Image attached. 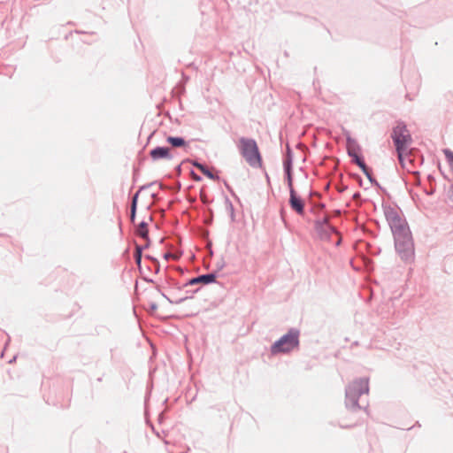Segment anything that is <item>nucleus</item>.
<instances>
[{"mask_svg": "<svg viewBox=\"0 0 453 453\" xmlns=\"http://www.w3.org/2000/svg\"><path fill=\"white\" fill-rule=\"evenodd\" d=\"M358 197H360V194L359 193L354 194V196H353L354 199H357Z\"/></svg>", "mask_w": 453, "mask_h": 453, "instance_id": "b1692460", "label": "nucleus"}, {"mask_svg": "<svg viewBox=\"0 0 453 453\" xmlns=\"http://www.w3.org/2000/svg\"><path fill=\"white\" fill-rule=\"evenodd\" d=\"M142 250H143V247H142L140 245L135 246L134 259L138 265H140L141 262H142Z\"/></svg>", "mask_w": 453, "mask_h": 453, "instance_id": "6ab92c4d", "label": "nucleus"}, {"mask_svg": "<svg viewBox=\"0 0 453 453\" xmlns=\"http://www.w3.org/2000/svg\"><path fill=\"white\" fill-rule=\"evenodd\" d=\"M225 209L227 214L229 215L231 221H234L235 216H234V209L232 202L226 197L224 200Z\"/></svg>", "mask_w": 453, "mask_h": 453, "instance_id": "2eb2a0df", "label": "nucleus"}, {"mask_svg": "<svg viewBox=\"0 0 453 453\" xmlns=\"http://www.w3.org/2000/svg\"><path fill=\"white\" fill-rule=\"evenodd\" d=\"M346 148L348 155L361 150V148L357 142L354 138H352L349 134H347L346 137Z\"/></svg>", "mask_w": 453, "mask_h": 453, "instance_id": "9d476101", "label": "nucleus"}, {"mask_svg": "<svg viewBox=\"0 0 453 453\" xmlns=\"http://www.w3.org/2000/svg\"><path fill=\"white\" fill-rule=\"evenodd\" d=\"M166 141L174 148L183 147L187 143L182 137L168 136Z\"/></svg>", "mask_w": 453, "mask_h": 453, "instance_id": "4468645a", "label": "nucleus"}, {"mask_svg": "<svg viewBox=\"0 0 453 453\" xmlns=\"http://www.w3.org/2000/svg\"><path fill=\"white\" fill-rule=\"evenodd\" d=\"M238 149L242 157L251 167L257 168L261 166V155L254 139L241 137Z\"/></svg>", "mask_w": 453, "mask_h": 453, "instance_id": "20e7f679", "label": "nucleus"}, {"mask_svg": "<svg viewBox=\"0 0 453 453\" xmlns=\"http://www.w3.org/2000/svg\"><path fill=\"white\" fill-rule=\"evenodd\" d=\"M385 217L394 235L396 252L404 262H411L414 244L406 220L401 218L397 210L391 207L385 209Z\"/></svg>", "mask_w": 453, "mask_h": 453, "instance_id": "f257e3e1", "label": "nucleus"}, {"mask_svg": "<svg viewBox=\"0 0 453 453\" xmlns=\"http://www.w3.org/2000/svg\"><path fill=\"white\" fill-rule=\"evenodd\" d=\"M16 359V357H13V358L10 361V363H12V361H14Z\"/></svg>", "mask_w": 453, "mask_h": 453, "instance_id": "cd10ccee", "label": "nucleus"}, {"mask_svg": "<svg viewBox=\"0 0 453 453\" xmlns=\"http://www.w3.org/2000/svg\"><path fill=\"white\" fill-rule=\"evenodd\" d=\"M292 164H293L292 150L289 148V146H287V151H286L285 158H284V161H283L284 170L292 169Z\"/></svg>", "mask_w": 453, "mask_h": 453, "instance_id": "ddd939ff", "label": "nucleus"}, {"mask_svg": "<svg viewBox=\"0 0 453 453\" xmlns=\"http://www.w3.org/2000/svg\"><path fill=\"white\" fill-rule=\"evenodd\" d=\"M362 172L367 177V179L372 184L378 185L377 180L372 176L371 170L368 168L367 165L365 167V170H362Z\"/></svg>", "mask_w": 453, "mask_h": 453, "instance_id": "aec40b11", "label": "nucleus"}, {"mask_svg": "<svg viewBox=\"0 0 453 453\" xmlns=\"http://www.w3.org/2000/svg\"><path fill=\"white\" fill-rule=\"evenodd\" d=\"M315 229L322 239H329L332 234H337L335 227L328 223L327 217L317 220Z\"/></svg>", "mask_w": 453, "mask_h": 453, "instance_id": "423d86ee", "label": "nucleus"}, {"mask_svg": "<svg viewBox=\"0 0 453 453\" xmlns=\"http://www.w3.org/2000/svg\"><path fill=\"white\" fill-rule=\"evenodd\" d=\"M164 257L165 259H168L169 257H172V255L170 253H165Z\"/></svg>", "mask_w": 453, "mask_h": 453, "instance_id": "393cba45", "label": "nucleus"}, {"mask_svg": "<svg viewBox=\"0 0 453 453\" xmlns=\"http://www.w3.org/2000/svg\"><path fill=\"white\" fill-rule=\"evenodd\" d=\"M284 172L288 188L289 189V193H291V190H295L293 187L292 169L284 170Z\"/></svg>", "mask_w": 453, "mask_h": 453, "instance_id": "f3484780", "label": "nucleus"}, {"mask_svg": "<svg viewBox=\"0 0 453 453\" xmlns=\"http://www.w3.org/2000/svg\"><path fill=\"white\" fill-rule=\"evenodd\" d=\"M150 309H151L152 311H155V310H157V305L156 303H151V304H150Z\"/></svg>", "mask_w": 453, "mask_h": 453, "instance_id": "5701e85b", "label": "nucleus"}, {"mask_svg": "<svg viewBox=\"0 0 453 453\" xmlns=\"http://www.w3.org/2000/svg\"><path fill=\"white\" fill-rule=\"evenodd\" d=\"M136 208H130V220L134 223L135 219Z\"/></svg>", "mask_w": 453, "mask_h": 453, "instance_id": "4be33fe9", "label": "nucleus"}, {"mask_svg": "<svg viewBox=\"0 0 453 453\" xmlns=\"http://www.w3.org/2000/svg\"><path fill=\"white\" fill-rule=\"evenodd\" d=\"M194 179H195L196 180H201V177H199V176H197V175H195V174H194Z\"/></svg>", "mask_w": 453, "mask_h": 453, "instance_id": "a878e982", "label": "nucleus"}, {"mask_svg": "<svg viewBox=\"0 0 453 453\" xmlns=\"http://www.w3.org/2000/svg\"><path fill=\"white\" fill-rule=\"evenodd\" d=\"M391 138L395 146L398 158L402 161L403 153L407 151L408 147L412 142L411 133L403 122H397L393 127Z\"/></svg>", "mask_w": 453, "mask_h": 453, "instance_id": "39448f33", "label": "nucleus"}, {"mask_svg": "<svg viewBox=\"0 0 453 453\" xmlns=\"http://www.w3.org/2000/svg\"><path fill=\"white\" fill-rule=\"evenodd\" d=\"M150 156L154 161L159 159H173V155L171 154L168 147H156L150 151Z\"/></svg>", "mask_w": 453, "mask_h": 453, "instance_id": "0eeeda50", "label": "nucleus"}, {"mask_svg": "<svg viewBox=\"0 0 453 453\" xmlns=\"http://www.w3.org/2000/svg\"><path fill=\"white\" fill-rule=\"evenodd\" d=\"M443 153H444L446 158L448 159V161H449V163L450 165V167L453 170V152L450 150H449V149H445L443 150Z\"/></svg>", "mask_w": 453, "mask_h": 453, "instance_id": "412c9836", "label": "nucleus"}, {"mask_svg": "<svg viewBox=\"0 0 453 453\" xmlns=\"http://www.w3.org/2000/svg\"><path fill=\"white\" fill-rule=\"evenodd\" d=\"M289 205L297 214H303L304 203L297 196L296 190H291V193H289Z\"/></svg>", "mask_w": 453, "mask_h": 453, "instance_id": "6e6552de", "label": "nucleus"}, {"mask_svg": "<svg viewBox=\"0 0 453 453\" xmlns=\"http://www.w3.org/2000/svg\"><path fill=\"white\" fill-rule=\"evenodd\" d=\"M349 157L352 158V161L357 165L361 170H365V167L366 166L364 159L358 155V152H355L352 154H349Z\"/></svg>", "mask_w": 453, "mask_h": 453, "instance_id": "dca6fc26", "label": "nucleus"}, {"mask_svg": "<svg viewBox=\"0 0 453 453\" xmlns=\"http://www.w3.org/2000/svg\"><path fill=\"white\" fill-rule=\"evenodd\" d=\"M192 165L196 167L198 170H200L205 176H207L211 180H215L218 177L214 175L204 165L197 162L193 161Z\"/></svg>", "mask_w": 453, "mask_h": 453, "instance_id": "f8f14e48", "label": "nucleus"}, {"mask_svg": "<svg viewBox=\"0 0 453 453\" xmlns=\"http://www.w3.org/2000/svg\"><path fill=\"white\" fill-rule=\"evenodd\" d=\"M163 297L166 298L169 302H171V301L169 300V298H168L165 295H164V294H163Z\"/></svg>", "mask_w": 453, "mask_h": 453, "instance_id": "bb28decb", "label": "nucleus"}, {"mask_svg": "<svg viewBox=\"0 0 453 453\" xmlns=\"http://www.w3.org/2000/svg\"><path fill=\"white\" fill-rule=\"evenodd\" d=\"M154 183L155 182H151V183H150L148 185H145V186H142V187L140 188V190L137 193H135L134 195V196L132 197L131 208H136L137 207V201H138V196H139L140 191L142 190V189L147 188L150 186H152Z\"/></svg>", "mask_w": 453, "mask_h": 453, "instance_id": "a211bd4d", "label": "nucleus"}, {"mask_svg": "<svg viewBox=\"0 0 453 453\" xmlns=\"http://www.w3.org/2000/svg\"><path fill=\"white\" fill-rule=\"evenodd\" d=\"M369 393V380L367 378H359L349 383L345 389V404L348 409L357 410L361 406L358 400L363 395Z\"/></svg>", "mask_w": 453, "mask_h": 453, "instance_id": "f03ea898", "label": "nucleus"}, {"mask_svg": "<svg viewBox=\"0 0 453 453\" xmlns=\"http://www.w3.org/2000/svg\"><path fill=\"white\" fill-rule=\"evenodd\" d=\"M147 226H148V223L146 221H142L138 226L136 234L139 236H141L142 239L149 242L150 241L149 240V231L147 229ZM148 246H149V242H147V244L145 245V248H147Z\"/></svg>", "mask_w": 453, "mask_h": 453, "instance_id": "9b49d317", "label": "nucleus"}, {"mask_svg": "<svg viewBox=\"0 0 453 453\" xmlns=\"http://www.w3.org/2000/svg\"><path fill=\"white\" fill-rule=\"evenodd\" d=\"M215 280H216V273H206V274H202L197 277L192 278L186 284V286H188V285L192 286V285L198 284V283L209 284V283L214 282Z\"/></svg>", "mask_w": 453, "mask_h": 453, "instance_id": "1a4fd4ad", "label": "nucleus"}, {"mask_svg": "<svg viewBox=\"0 0 453 453\" xmlns=\"http://www.w3.org/2000/svg\"><path fill=\"white\" fill-rule=\"evenodd\" d=\"M300 333L296 328H290L287 334L277 340L270 348L272 355L288 354L299 347Z\"/></svg>", "mask_w": 453, "mask_h": 453, "instance_id": "7ed1b4c3", "label": "nucleus"}]
</instances>
